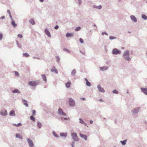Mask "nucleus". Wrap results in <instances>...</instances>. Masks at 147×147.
<instances>
[{
	"label": "nucleus",
	"instance_id": "393cba45",
	"mask_svg": "<svg viewBox=\"0 0 147 147\" xmlns=\"http://www.w3.org/2000/svg\"><path fill=\"white\" fill-rule=\"evenodd\" d=\"M51 71H52V72L55 71L56 74L57 73V70H56V69L54 67H53L51 69Z\"/></svg>",
	"mask_w": 147,
	"mask_h": 147
},
{
	"label": "nucleus",
	"instance_id": "f3484780",
	"mask_svg": "<svg viewBox=\"0 0 147 147\" xmlns=\"http://www.w3.org/2000/svg\"><path fill=\"white\" fill-rule=\"evenodd\" d=\"M45 34L47 35L48 36H51L50 34L47 29H46L45 30Z\"/></svg>",
	"mask_w": 147,
	"mask_h": 147
},
{
	"label": "nucleus",
	"instance_id": "3c124183",
	"mask_svg": "<svg viewBox=\"0 0 147 147\" xmlns=\"http://www.w3.org/2000/svg\"><path fill=\"white\" fill-rule=\"evenodd\" d=\"M79 2L80 4H81L82 3L81 0H79Z\"/></svg>",
	"mask_w": 147,
	"mask_h": 147
},
{
	"label": "nucleus",
	"instance_id": "9b49d317",
	"mask_svg": "<svg viewBox=\"0 0 147 147\" xmlns=\"http://www.w3.org/2000/svg\"><path fill=\"white\" fill-rule=\"evenodd\" d=\"M28 142L29 144V146L31 147H32L33 146V143L32 140H30V139L28 138L27 139Z\"/></svg>",
	"mask_w": 147,
	"mask_h": 147
},
{
	"label": "nucleus",
	"instance_id": "69168bd1",
	"mask_svg": "<svg viewBox=\"0 0 147 147\" xmlns=\"http://www.w3.org/2000/svg\"><path fill=\"white\" fill-rule=\"evenodd\" d=\"M83 54H85V53L84 52V53H82Z\"/></svg>",
	"mask_w": 147,
	"mask_h": 147
},
{
	"label": "nucleus",
	"instance_id": "20e7f679",
	"mask_svg": "<svg viewBox=\"0 0 147 147\" xmlns=\"http://www.w3.org/2000/svg\"><path fill=\"white\" fill-rule=\"evenodd\" d=\"M38 84V81H30L28 82V84L30 86H34Z\"/></svg>",
	"mask_w": 147,
	"mask_h": 147
},
{
	"label": "nucleus",
	"instance_id": "58836bf2",
	"mask_svg": "<svg viewBox=\"0 0 147 147\" xmlns=\"http://www.w3.org/2000/svg\"><path fill=\"white\" fill-rule=\"evenodd\" d=\"M37 125L38 127L40 128L41 126V123L39 122H38L37 123Z\"/></svg>",
	"mask_w": 147,
	"mask_h": 147
},
{
	"label": "nucleus",
	"instance_id": "4468645a",
	"mask_svg": "<svg viewBox=\"0 0 147 147\" xmlns=\"http://www.w3.org/2000/svg\"><path fill=\"white\" fill-rule=\"evenodd\" d=\"M80 136L81 138H84L85 140H87V136L86 135L80 134Z\"/></svg>",
	"mask_w": 147,
	"mask_h": 147
},
{
	"label": "nucleus",
	"instance_id": "aec40b11",
	"mask_svg": "<svg viewBox=\"0 0 147 147\" xmlns=\"http://www.w3.org/2000/svg\"><path fill=\"white\" fill-rule=\"evenodd\" d=\"M71 82H68L66 84V86L67 88H69L70 86Z\"/></svg>",
	"mask_w": 147,
	"mask_h": 147
},
{
	"label": "nucleus",
	"instance_id": "bb28decb",
	"mask_svg": "<svg viewBox=\"0 0 147 147\" xmlns=\"http://www.w3.org/2000/svg\"><path fill=\"white\" fill-rule=\"evenodd\" d=\"M43 80L45 82L46 81V78L45 75V74H43L42 75Z\"/></svg>",
	"mask_w": 147,
	"mask_h": 147
},
{
	"label": "nucleus",
	"instance_id": "4d7b16f0",
	"mask_svg": "<svg viewBox=\"0 0 147 147\" xmlns=\"http://www.w3.org/2000/svg\"><path fill=\"white\" fill-rule=\"evenodd\" d=\"M74 144V142H72V146L73 147H74V145H73V144Z\"/></svg>",
	"mask_w": 147,
	"mask_h": 147
},
{
	"label": "nucleus",
	"instance_id": "5fc2aeb1",
	"mask_svg": "<svg viewBox=\"0 0 147 147\" xmlns=\"http://www.w3.org/2000/svg\"><path fill=\"white\" fill-rule=\"evenodd\" d=\"M64 119L65 120H68L69 119V118H64Z\"/></svg>",
	"mask_w": 147,
	"mask_h": 147
},
{
	"label": "nucleus",
	"instance_id": "a19ab883",
	"mask_svg": "<svg viewBox=\"0 0 147 147\" xmlns=\"http://www.w3.org/2000/svg\"><path fill=\"white\" fill-rule=\"evenodd\" d=\"M80 42L82 43H83L84 42V41H83V40L81 38H80Z\"/></svg>",
	"mask_w": 147,
	"mask_h": 147
},
{
	"label": "nucleus",
	"instance_id": "4c0bfd02",
	"mask_svg": "<svg viewBox=\"0 0 147 147\" xmlns=\"http://www.w3.org/2000/svg\"><path fill=\"white\" fill-rule=\"evenodd\" d=\"M81 29V27H77L75 29V30L76 31H78L79 30Z\"/></svg>",
	"mask_w": 147,
	"mask_h": 147
},
{
	"label": "nucleus",
	"instance_id": "774afa93",
	"mask_svg": "<svg viewBox=\"0 0 147 147\" xmlns=\"http://www.w3.org/2000/svg\"><path fill=\"white\" fill-rule=\"evenodd\" d=\"M146 3H147V1H146Z\"/></svg>",
	"mask_w": 147,
	"mask_h": 147
},
{
	"label": "nucleus",
	"instance_id": "864d4df0",
	"mask_svg": "<svg viewBox=\"0 0 147 147\" xmlns=\"http://www.w3.org/2000/svg\"><path fill=\"white\" fill-rule=\"evenodd\" d=\"M93 26H94V27H97L95 24H94Z\"/></svg>",
	"mask_w": 147,
	"mask_h": 147
},
{
	"label": "nucleus",
	"instance_id": "f03ea898",
	"mask_svg": "<svg viewBox=\"0 0 147 147\" xmlns=\"http://www.w3.org/2000/svg\"><path fill=\"white\" fill-rule=\"evenodd\" d=\"M140 109L139 107L135 108L131 110V112L134 115L137 114L139 112Z\"/></svg>",
	"mask_w": 147,
	"mask_h": 147
},
{
	"label": "nucleus",
	"instance_id": "2eb2a0df",
	"mask_svg": "<svg viewBox=\"0 0 147 147\" xmlns=\"http://www.w3.org/2000/svg\"><path fill=\"white\" fill-rule=\"evenodd\" d=\"M74 35L73 33H67L66 34V36L67 37H69L71 36H73Z\"/></svg>",
	"mask_w": 147,
	"mask_h": 147
},
{
	"label": "nucleus",
	"instance_id": "7ed1b4c3",
	"mask_svg": "<svg viewBox=\"0 0 147 147\" xmlns=\"http://www.w3.org/2000/svg\"><path fill=\"white\" fill-rule=\"evenodd\" d=\"M112 53L113 55L120 54L121 53V51L117 48H114L112 50Z\"/></svg>",
	"mask_w": 147,
	"mask_h": 147
},
{
	"label": "nucleus",
	"instance_id": "79ce46f5",
	"mask_svg": "<svg viewBox=\"0 0 147 147\" xmlns=\"http://www.w3.org/2000/svg\"><path fill=\"white\" fill-rule=\"evenodd\" d=\"M32 115H34L35 114V113H36V111L35 110H33L32 111Z\"/></svg>",
	"mask_w": 147,
	"mask_h": 147
},
{
	"label": "nucleus",
	"instance_id": "a18cd8bd",
	"mask_svg": "<svg viewBox=\"0 0 147 147\" xmlns=\"http://www.w3.org/2000/svg\"><path fill=\"white\" fill-rule=\"evenodd\" d=\"M18 36L20 38H22V34H18Z\"/></svg>",
	"mask_w": 147,
	"mask_h": 147
},
{
	"label": "nucleus",
	"instance_id": "cd10ccee",
	"mask_svg": "<svg viewBox=\"0 0 147 147\" xmlns=\"http://www.w3.org/2000/svg\"><path fill=\"white\" fill-rule=\"evenodd\" d=\"M11 24L13 26L15 27L17 26V24H16L15 22L13 21H12L11 22Z\"/></svg>",
	"mask_w": 147,
	"mask_h": 147
},
{
	"label": "nucleus",
	"instance_id": "e433bc0d",
	"mask_svg": "<svg viewBox=\"0 0 147 147\" xmlns=\"http://www.w3.org/2000/svg\"><path fill=\"white\" fill-rule=\"evenodd\" d=\"M76 72V71L75 69H74L71 72L72 75H74Z\"/></svg>",
	"mask_w": 147,
	"mask_h": 147
},
{
	"label": "nucleus",
	"instance_id": "6e6d98bb",
	"mask_svg": "<svg viewBox=\"0 0 147 147\" xmlns=\"http://www.w3.org/2000/svg\"><path fill=\"white\" fill-rule=\"evenodd\" d=\"M81 99L84 100H85V98H81Z\"/></svg>",
	"mask_w": 147,
	"mask_h": 147
},
{
	"label": "nucleus",
	"instance_id": "f8f14e48",
	"mask_svg": "<svg viewBox=\"0 0 147 147\" xmlns=\"http://www.w3.org/2000/svg\"><path fill=\"white\" fill-rule=\"evenodd\" d=\"M130 18L131 20H133L134 22H136L137 21V18L134 15L131 16Z\"/></svg>",
	"mask_w": 147,
	"mask_h": 147
},
{
	"label": "nucleus",
	"instance_id": "5701e85b",
	"mask_svg": "<svg viewBox=\"0 0 147 147\" xmlns=\"http://www.w3.org/2000/svg\"><path fill=\"white\" fill-rule=\"evenodd\" d=\"M142 18L144 20H147V16L144 14H142Z\"/></svg>",
	"mask_w": 147,
	"mask_h": 147
},
{
	"label": "nucleus",
	"instance_id": "c756f323",
	"mask_svg": "<svg viewBox=\"0 0 147 147\" xmlns=\"http://www.w3.org/2000/svg\"><path fill=\"white\" fill-rule=\"evenodd\" d=\"M60 135L62 136L66 137L67 136V134L61 133L60 134Z\"/></svg>",
	"mask_w": 147,
	"mask_h": 147
},
{
	"label": "nucleus",
	"instance_id": "e2e57ef3",
	"mask_svg": "<svg viewBox=\"0 0 147 147\" xmlns=\"http://www.w3.org/2000/svg\"><path fill=\"white\" fill-rule=\"evenodd\" d=\"M128 32L129 33H131V32L129 31Z\"/></svg>",
	"mask_w": 147,
	"mask_h": 147
},
{
	"label": "nucleus",
	"instance_id": "ea45409f",
	"mask_svg": "<svg viewBox=\"0 0 147 147\" xmlns=\"http://www.w3.org/2000/svg\"><path fill=\"white\" fill-rule=\"evenodd\" d=\"M80 122L82 124L84 123V122L83 121L81 118L79 119Z\"/></svg>",
	"mask_w": 147,
	"mask_h": 147
},
{
	"label": "nucleus",
	"instance_id": "dca6fc26",
	"mask_svg": "<svg viewBox=\"0 0 147 147\" xmlns=\"http://www.w3.org/2000/svg\"><path fill=\"white\" fill-rule=\"evenodd\" d=\"M127 140L126 139L125 140L123 141H121L120 142L123 145H125L126 144Z\"/></svg>",
	"mask_w": 147,
	"mask_h": 147
},
{
	"label": "nucleus",
	"instance_id": "de8ad7c7",
	"mask_svg": "<svg viewBox=\"0 0 147 147\" xmlns=\"http://www.w3.org/2000/svg\"><path fill=\"white\" fill-rule=\"evenodd\" d=\"M58 28H59V27L57 25L55 27V29H58Z\"/></svg>",
	"mask_w": 147,
	"mask_h": 147
},
{
	"label": "nucleus",
	"instance_id": "6e6552de",
	"mask_svg": "<svg viewBox=\"0 0 147 147\" xmlns=\"http://www.w3.org/2000/svg\"><path fill=\"white\" fill-rule=\"evenodd\" d=\"M69 104L71 106H73L75 104V102L72 99L70 98L69 99Z\"/></svg>",
	"mask_w": 147,
	"mask_h": 147
},
{
	"label": "nucleus",
	"instance_id": "412c9836",
	"mask_svg": "<svg viewBox=\"0 0 147 147\" xmlns=\"http://www.w3.org/2000/svg\"><path fill=\"white\" fill-rule=\"evenodd\" d=\"M12 92L14 93H20L19 91L17 89H15L14 90H13Z\"/></svg>",
	"mask_w": 147,
	"mask_h": 147
},
{
	"label": "nucleus",
	"instance_id": "49530a36",
	"mask_svg": "<svg viewBox=\"0 0 147 147\" xmlns=\"http://www.w3.org/2000/svg\"><path fill=\"white\" fill-rule=\"evenodd\" d=\"M3 37V34L2 33H0V40H1Z\"/></svg>",
	"mask_w": 147,
	"mask_h": 147
},
{
	"label": "nucleus",
	"instance_id": "7c9ffc66",
	"mask_svg": "<svg viewBox=\"0 0 147 147\" xmlns=\"http://www.w3.org/2000/svg\"><path fill=\"white\" fill-rule=\"evenodd\" d=\"M13 125L16 127H18L21 126L22 125V124L21 123H19L17 124H13Z\"/></svg>",
	"mask_w": 147,
	"mask_h": 147
},
{
	"label": "nucleus",
	"instance_id": "f257e3e1",
	"mask_svg": "<svg viewBox=\"0 0 147 147\" xmlns=\"http://www.w3.org/2000/svg\"><path fill=\"white\" fill-rule=\"evenodd\" d=\"M129 56V52L128 50L125 52L123 55L125 59L127 61H129L131 59Z\"/></svg>",
	"mask_w": 147,
	"mask_h": 147
},
{
	"label": "nucleus",
	"instance_id": "a878e982",
	"mask_svg": "<svg viewBox=\"0 0 147 147\" xmlns=\"http://www.w3.org/2000/svg\"><path fill=\"white\" fill-rule=\"evenodd\" d=\"M116 38H117L116 37L112 36H111L109 37V39L110 40H114Z\"/></svg>",
	"mask_w": 147,
	"mask_h": 147
},
{
	"label": "nucleus",
	"instance_id": "09e8293b",
	"mask_svg": "<svg viewBox=\"0 0 147 147\" xmlns=\"http://www.w3.org/2000/svg\"><path fill=\"white\" fill-rule=\"evenodd\" d=\"M93 29L95 31H97V27H94Z\"/></svg>",
	"mask_w": 147,
	"mask_h": 147
},
{
	"label": "nucleus",
	"instance_id": "4be33fe9",
	"mask_svg": "<svg viewBox=\"0 0 147 147\" xmlns=\"http://www.w3.org/2000/svg\"><path fill=\"white\" fill-rule=\"evenodd\" d=\"M22 101L24 102V105H26V107H28V105L27 104L28 102L26 100L24 99H23Z\"/></svg>",
	"mask_w": 147,
	"mask_h": 147
},
{
	"label": "nucleus",
	"instance_id": "9d476101",
	"mask_svg": "<svg viewBox=\"0 0 147 147\" xmlns=\"http://www.w3.org/2000/svg\"><path fill=\"white\" fill-rule=\"evenodd\" d=\"M58 113L59 114H61L65 116L66 115V114L65 113L63 112L61 109V108L59 109L58 111Z\"/></svg>",
	"mask_w": 147,
	"mask_h": 147
},
{
	"label": "nucleus",
	"instance_id": "39448f33",
	"mask_svg": "<svg viewBox=\"0 0 147 147\" xmlns=\"http://www.w3.org/2000/svg\"><path fill=\"white\" fill-rule=\"evenodd\" d=\"M71 136L73 139L75 141H78L79 140V138L78 137L77 134L75 133H72L71 134Z\"/></svg>",
	"mask_w": 147,
	"mask_h": 147
},
{
	"label": "nucleus",
	"instance_id": "1a4fd4ad",
	"mask_svg": "<svg viewBox=\"0 0 147 147\" xmlns=\"http://www.w3.org/2000/svg\"><path fill=\"white\" fill-rule=\"evenodd\" d=\"M108 68L109 67L108 66H105L100 67V70L102 71H104L107 70Z\"/></svg>",
	"mask_w": 147,
	"mask_h": 147
},
{
	"label": "nucleus",
	"instance_id": "0e129e2a",
	"mask_svg": "<svg viewBox=\"0 0 147 147\" xmlns=\"http://www.w3.org/2000/svg\"><path fill=\"white\" fill-rule=\"evenodd\" d=\"M127 93H129L128 90H127Z\"/></svg>",
	"mask_w": 147,
	"mask_h": 147
},
{
	"label": "nucleus",
	"instance_id": "6ab92c4d",
	"mask_svg": "<svg viewBox=\"0 0 147 147\" xmlns=\"http://www.w3.org/2000/svg\"><path fill=\"white\" fill-rule=\"evenodd\" d=\"M9 115L11 116H14L15 114V111L13 110L11 111L9 113Z\"/></svg>",
	"mask_w": 147,
	"mask_h": 147
},
{
	"label": "nucleus",
	"instance_id": "2f4dec72",
	"mask_svg": "<svg viewBox=\"0 0 147 147\" xmlns=\"http://www.w3.org/2000/svg\"><path fill=\"white\" fill-rule=\"evenodd\" d=\"M113 93L114 94H118L119 92L116 90H114L113 91Z\"/></svg>",
	"mask_w": 147,
	"mask_h": 147
},
{
	"label": "nucleus",
	"instance_id": "0eeeda50",
	"mask_svg": "<svg viewBox=\"0 0 147 147\" xmlns=\"http://www.w3.org/2000/svg\"><path fill=\"white\" fill-rule=\"evenodd\" d=\"M140 90L143 93L147 95V88L141 87Z\"/></svg>",
	"mask_w": 147,
	"mask_h": 147
},
{
	"label": "nucleus",
	"instance_id": "680f3d73",
	"mask_svg": "<svg viewBox=\"0 0 147 147\" xmlns=\"http://www.w3.org/2000/svg\"><path fill=\"white\" fill-rule=\"evenodd\" d=\"M56 58H57V59H59V58L58 57H57Z\"/></svg>",
	"mask_w": 147,
	"mask_h": 147
},
{
	"label": "nucleus",
	"instance_id": "a211bd4d",
	"mask_svg": "<svg viewBox=\"0 0 147 147\" xmlns=\"http://www.w3.org/2000/svg\"><path fill=\"white\" fill-rule=\"evenodd\" d=\"M93 7L94 8L98 9H100L102 8V6L100 5H99L98 6H97L95 5H94L93 6Z\"/></svg>",
	"mask_w": 147,
	"mask_h": 147
},
{
	"label": "nucleus",
	"instance_id": "c85d7f7f",
	"mask_svg": "<svg viewBox=\"0 0 147 147\" xmlns=\"http://www.w3.org/2000/svg\"><path fill=\"white\" fill-rule=\"evenodd\" d=\"M30 22L32 25L35 24V22L33 19H32L30 20Z\"/></svg>",
	"mask_w": 147,
	"mask_h": 147
},
{
	"label": "nucleus",
	"instance_id": "72a5a7b5",
	"mask_svg": "<svg viewBox=\"0 0 147 147\" xmlns=\"http://www.w3.org/2000/svg\"><path fill=\"white\" fill-rule=\"evenodd\" d=\"M16 136L17 138H18L20 139L22 138V136L19 134H16Z\"/></svg>",
	"mask_w": 147,
	"mask_h": 147
},
{
	"label": "nucleus",
	"instance_id": "603ef678",
	"mask_svg": "<svg viewBox=\"0 0 147 147\" xmlns=\"http://www.w3.org/2000/svg\"><path fill=\"white\" fill-rule=\"evenodd\" d=\"M99 101H102V102H103V100L102 99H100L99 100Z\"/></svg>",
	"mask_w": 147,
	"mask_h": 147
},
{
	"label": "nucleus",
	"instance_id": "ddd939ff",
	"mask_svg": "<svg viewBox=\"0 0 147 147\" xmlns=\"http://www.w3.org/2000/svg\"><path fill=\"white\" fill-rule=\"evenodd\" d=\"M1 114L2 115H6L7 114V111L6 110H2L1 112Z\"/></svg>",
	"mask_w": 147,
	"mask_h": 147
},
{
	"label": "nucleus",
	"instance_id": "8fccbe9b",
	"mask_svg": "<svg viewBox=\"0 0 147 147\" xmlns=\"http://www.w3.org/2000/svg\"><path fill=\"white\" fill-rule=\"evenodd\" d=\"M53 134L55 136H57L56 135V133L55 132H54L53 133Z\"/></svg>",
	"mask_w": 147,
	"mask_h": 147
},
{
	"label": "nucleus",
	"instance_id": "f704fd0d",
	"mask_svg": "<svg viewBox=\"0 0 147 147\" xmlns=\"http://www.w3.org/2000/svg\"><path fill=\"white\" fill-rule=\"evenodd\" d=\"M30 119L33 121H35V119L33 116H31L30 117Z\"/></svg>",
	"mask_w": 147,
	"mask_h": 147
},
{
	"label": "nucleus",
	"instance_id": "c9c22d12",
	"mask_svg": "<svg viewBox=\"0 0 147 147\" xmlns=\"http://www.w3.org/2000/svg\"><path fill=\"white\" fill-rule=\"evenodd\" d=\"M23 55L24 56L26 57H28L29 56V54L27 53H26L23 54Z\"/></svg>",
	"mask_w": 147,
	"mask_h": 147
},
{
	"label": "nucleus",
	"instance_id": "13d9d810",
	"mask_svg": "<svg viewBox=\"0 0 147 147\" xmlns=\"http://www.w3.org/2000/svg\"><path fill=\"white\" fill-rule=\"evenodd\" d=\"M66 50H67V52H68L69 53V52H70V51L69 50H67V49Z\"/></svg>",
	"mask_w": 147,
	"mask_h": 147
},
{
	"label": "nucleus",
	"instance_id": "37998d69",
	"mask_svg": "<svg viewBox=\"0 0 147 147\" xmlns=\"http://www.w3.org/2000/svg\"><path fill=\"white\" fill-rule=\"evenodd\" d=\"M15 74L16 76H18L19 75V73L17 71L15 72Z\"/></svg>",
	"mask_w": 147,
	"mask_h": 147
},
{
	"label": "nucleus",
	"instance_id": "c03bdc74",
	"mask_svg": "<svg viewBox=\"0 0 147 147\" xmlns=\"http://www.w3.org/2000/svg\"><path fill=\"white\" fill-rule=\"evenodd\" d=\"M7 12L9 14L10 17L11 18V13H10V11L9 10H8L7 11Z\"/></svg>",
	"mask_w": 147,
	"mask_h": 147
},
{
	"label": "nucleus",
	"instance_id": "338daca9",
	"mask_svg": "<svg viewBox=\"0 0 147 147\" xmlns=\"http://www.w3.org/2000/svg\"><path fill=\"white\" fill-rule=\"evenodd\" d=\"M131 53L132 54V52H131Z\"/></svg>",
	"mask_w": 147,
	"mask_h": 147
},
{
	"label": "nucleus",
	"instance_id": "bf43d9fd",
	"mask_svg": "<svg viewBox=\"0 0 147 147\" xmlns=\"http://www.w3.org/2000/svg\"><path fill=\"white\" fill-rule=\"evenodd\" d=\"M1 18L2 19H4V16L2 17Z\"/></svg>",
	"mask_w": 147,
	"mask_h": 147
},
{
	"label": "nucleus",
	"instance_id": "052dcab7",
	"mask_svg": "<svg viewBox=\"0 0 147 147\" xmlns=\"http://www.w3.org/2000/svg\"><path fill=\"white\" fill-rule=\"evenodd\" d=\"M90 123L91 124L92 123V121H90Z\"/></svg>",
	"mask_w": 147,
	"mask_h": 147
},
{
	"label": "nucleus",
	"instance_id": "473e14b6",
	"mask_svg": "<svg viewBox=\"0 0 147 147\" xmlns=\"http://www.w3.org/2000/svg\"><path fill=\"white\" fill-rule=\"evenodd\" d=\"M101 34L102 35H103L104 34H105L107 36H108V33L105 31L102 32L101 33Z\"/></svg>",
	"mask_w": 147,
	"mask_h": 147
},
{
	"label": "nucleus",
	"instance_id": "423d86ee",
	"mask_svg": "<svg viewBox=\"0 0 147 147\" xmlns=\"http://www.w3.org/2000/svg\"><path fill=\"white\" fill-rule=\"evenodd\" d=\"M97 88L98 89V90L100 92H105V90L104 89L101 87V86L100 85H98L97 86Z\"/></svg>",
	"mask_w": 147,
	"mask_h": 147
},
{
	"label": "nucleus",
	"instance_id": "b1692460",
	"mask_svg": "<svg viewBox=\"0 0 147 147\" xmlns=\"http://www.w3.org/2000/svg\"><path fill=\"white\" fill-rule=\"evenodd\" d=\"M85 80L86 82V84L87 86H90L91 85V84L88 81L87 79L86 78H85Z\"/></svg>",
	"mask_w": 147,
	"mask_h": 147
}]
</instances>
